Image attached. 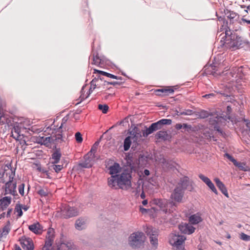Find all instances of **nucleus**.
<instances>
[{"label":"nucleus","instance_id":"864d4df0","mask_svg":"<svg viewBox=\"0 0 250 250\" xmlns=\"http://www.w3.org/2000/svg\"><path fill=\"white\" fill-rule=\"evenodd\" d=\"M83 89H84V86H83L82 87L81 91L82 93V94L80 97L81 99L80 102H81L82 101H83L84 100H85V99H86L90 94V93H89L86 96H85L83 94Z\"/></svg>","mask_w":250,"mask_h":250},{"label":"nucleus","instance_id":"20e7f679","mask_svg":"<svg viewBox=\"0 0 250 250\" xmlns=\"http://www.w3.org/2000/svg\"><path fill=\"white\" fill-rule=\"evenodd\" d=\"M109 129H107L103 133L100 138L95 142L92 146L90 150L88 152L91 154L95 155L97 149L99 146L100 144L102 146V148L100 149L101 154L105 158L108 156V153L109 152Z\"/></svg>","mask_w":250,"mask_h":250},{"label":"nucleus","instance_id":"6e6d98bb","mask_svg":"<svg viewBox=\"0 0 250 250\" xmlns=\"http://www.w3.org/2000/svg\"><path fill=\"white\" fill-rule=\"evenodd\" d=\"M215 96V94L214 93H210L208 94H206L204 96H203V97L206 98H212Z\"/></svg>","mask_w":250,"mask_h":250},{"label":"nucleus","instance_id":"f8f14e48","mask_svg":"<svg viewBox=\"0 0 250 250\" xmlns=\"http://www.w3.org/2000/svg\"><path fill=\"white\" fill-rule=\"evenodd\" d=\"M21 245L24 250H34V246L31 238L22 237L20 239Z\"/></svg>","mask_w":250,"mask_h":250},{"label":"nucleus","instance_id":"8fccbe9b","mask_svg":"<svg viewBox=\"0 0 250 250\" xmlns=\"http://www.w3.org/2000/svg\"><path fill=\"white\" fill-rule=\"evenodd\" d=\"M94 73H97L98 74H100V75H103V76H106L108 77H109V73H107V72H104V71H101V70H98L97 69H94Z\"/></svg>","mask_w":250,"mask_h":250},{"label":"nucleus","instance_id":"13d9d810","mask_svg":"<svg viewBox=\"0 0 250 250\" xmlns=\"http://www.w3.org/2000/svg\"><path fill=\"white\" fill-rule=\"evenodd\" d=\"M244 122L246 123V125L247 127V129H248L250 132V122L247 120H245Z\"/></svg>","mask_w":250,"mask_h":250},{"label":"nucleus","instance_id":"473e14b6","mask_svg":"<svg viewBox=\"0 0 250 250\" xmlns=\"http://www.w3.org/2000/svg\"><path fill=\"white\" fill-rule=\"evenodd\" d=\"M48 190L47 188H40L37 190V193L41 197H46L48 194Z\"/></svg>","mask_w":250,"mask_h":250},{"label":"nucleus","instance_id":"6e6552de","mask_svg":"<svg viewBox=\"0 0 250 250\" xmlns=\"http://www.w3.org/2000/svg\"><path fill=\"white\" fill-rule=\"evenodd\" d=\"M145 236L142 232L132 233L129 237V244L133 248L140 247L144 242Z\"/></svg>","mask_w":250,"mask_h":250},{"label":"nucleus","instance_id":"423d86ee","mask_svg":"<svg viewBox=\"0 0 250 250\" xmlns=\"http://www.w3.org/2000/svg\"><path fill=\"white\" fill-rule=\"evenodd\" d=\"M130 136L127 137L124 141V147L125 151L129 149L131 143V140L134 142H137L140 140L142 137L141 132L139 129L136 127H134L131 131H130Z\"/></svg>","mask_w":250,"mask_h":250},{"label":"nucleus","instance_id":"4c0bfd02","mask_svg":"<svg viewBox=\"0 0 250 250\" xmlns=\"http://www.w3.org/2000/svg\"><path fill=\"white\" fill-rule=\"evenodd\" d=\"M198 115L200 118L204 119L208 117L210 115V113L207 111L202 110L198 112Z\"/></svg>","mask_w":250,"mask_h":250},{"label":"nucleus","instance_id":"4468645a","mask_svg":"<svg viewBox=\"0 0 250 250\" xmlns=\"http://www.w3.org/2000/svg\"><path fill=\"white\" fill-rule=\"evenodd\" d=\"M176 88L174 86H167L161 89H156L154 91L157 96H168L173 94Z\"/></svg>","mask_w":250,"mask_h":250},{"label":"nucleus","instance_id":"052dcab7","mask_svg":"<svg viewBox=\"0 0 250 250\" xmlns=\"http://www.w3.org/2000/svg\"><path fill=\"white\" fill-rule=\"evenodd\" d=\"M176 129L179 130L183 127V125L181 124H177L175 126Z\"/></svg>","mask_w":250,"mask_h":250},{"label":"nucleus","instance_id":"2f4dec72","mask_svg":"<svg viewBox=\"0 0 250 250\" xmlns=\"http://www.w3.org/2000/svg\"><path fill=\"white\" fill-rule=\"evenodd\" d=\"M61 157V153L59 150H56L52 154V159L53 160V161H52V163L57 164L59 162Z\"/></svg>","mask_w":250,"mask_h":250},{"label":"nucleus","instance_id":"ddd939ff","mask_svg":"<svg viewBox=\"0 0 250 250\" xmlns=\"http://www.w3.org/2000/svg\"><path fill=\"white\" fill-rule=\"evenodd\" d=\"M224 120V119L222 117L214 115L209 118V122L210 125H214V128L215 130L222 133L219 125Z\"/></svg>","mask_w":250,"mask_h":250},{"label":"nucleus","instance_id":"4d7b16f0","mask_svg":"<svg viewBox=\"0 0 250 250\" xmlns=\"http://www.w3.org/2000/svg\"><path fill=\"white\" fill-rule=\"evenodd\" d=\"M12 211H13L12 208H8L7 213L6 214V217L9 218L10 217L11 213H12Z\"/></svg>","mask_w":250,"mask_h":250},{"label":"nucleus","instance_id":"dca6fc26","mask_svg":"<svg viewBox=\"0 0 250 250\" xmlns=\"http://www.w3.org/2000/svg\"><path fill=\"white\" fill-rule=\"evenodd\" d=\"M91 59L92 64L102 66V65L103 64V63L102 62V59H100V58L99 56V54L98 53V51L96 50H95L94 47L93 45H92V49L91 51V55L89 57V59Z\"/></svg>","mask_w":250,"mask_h":250},{"label":"nucleus","instance_id":"37998d69","mask_svg":"<svg viewBox=\"0 0 250 250\" xmlns=\"http://www.w3.org/2000/svg\"><path fill=\"white\" fill-rule=\"evenodd\" d=\"M208 187L211 189V190L214 192L216 195L218 194V192L215 187L213 183L211 182V181L207 185Z\"/></svg>","mask_w":250,"mask_h":250},{"label":"nucleus","instance_id":"6ab92c4d","mask_svg":"<svg viewBox=\"0 0 250 250\" xmlns=\"http://www.w3.org/2000/svg\"><path fill=\"white\" fill-rule=\"evenodd\" d=\"M179 229L184 233L191 234L195 231V228L191 224H182L179 226Z\"/></svg>","mask_w":250,"mask_h":250},{"label":"nucleus","instance_id":"1a4fd4ad","mask_svg":"<svg viewBox=\"0 0 250 250\" xmlns=\"http://www.w3.org/2000/svg\"><path fill=\"white\" fill-rule=\"evenodd\" d=\"M95 155L87 152L83 157V160L78 164L79 168H89L91 167L95 163Z\"/></svg>","mask_w":250,"mask_h":250},{"label":"nucleus","instance_id":"393cba45","mask_svg":"<svg viewBox=\"0 0 250 250\" xmlns=\"http://www.w3.org/2000/svg\"><path fill=\"white\" fill-rule=\"evenodd\" d=\"M75 228L79 230L85 229L86 227V219L84 218H79L76 220L75 224Z\"/></svg>","mask_w":250,"mask_h":250},{"label":"nucleus","instance_id":"cd10ccee","mask_svg":"<svg viewBox=\"0 0 250 250\" xmlns=\"http://www.w3.org/2000/svg\"><path fill=\"white\" fill-rule=\"evenodd\" d=\"M211 74L214 76L220 75L221 73H224V72L222 71V67L221 66L217 67L216 66L212 65L211 66Z\"/></svg>","mask_w":250,"mask_h":250},{"label":"nucleus","instance_id":"2eb2a0df","mask_svg":"<svg viewBox=\"0 0 250 250\" xmlns=\"http://www.w3.org/2000/svg\"><path fill=\"white\" fill-rule=\"evenodd\" d=\"M4 104L0 98V125H9L11 122V120L8 118V115L4 113Z\"/></svg>","mask_w":250,"mask_h":250},{"label":"nucleus","instance_id":"a211bd4d","mask_svg":"<svg viewBox=\"0 0 250 250\" xmlns=\"http://www.w3.org/2000/svg\"><path fill=\"white\" fill-rule=\"evenodd\" d=\"M21 125L18 123H15L11 130L10 137H12L15 140L21 137L23 134H21Z\"/></svg>","mask_w":250,"mask_h":250},{"label":"nucleus","instance_id":"3c124183","mask_svg":"<svg viewBox=\"0 0 250 250\" xmlns=\"http://www.w3.org/2000/svg\"><path fill=\"white\" fill-rule=\"evenodd\" d=\"M224 157L227 158L229 161L232 162L233 164H235V163H236V160L228 153H225L224 154Z\"/></svg>","mask_w":250,"mask_h":250},{"label":"nucleus","instance_id":"49530a36","mask_svg":"<svg viewBox=\"0 0 250 250\" xmlns=\"http://www.w3.org/2000/svg\"><path fill=\"white\" fill-rule=\"evenodd\" d=\"M69 248L67 244L65 243H61L60 245L58 246L57 250H68Z\"/></svg>","mask_w":250,"mask_h":250},{"label":"nucleus","instance_id":"9d476101","mask_svg":"<svg viewBox=\"0 0 250 250\" xmlns=\"http://www.w3.org/2000/svg\"><path fill=\"white\" fill-rule=\"evenodd\" d=\"M186 238L185 236L179 235L178 233L172 232L169 236V242L172 246L176 247L178 250L181 248Z\"/></svg>","mask_w":250,"mask_h":250},{"label":"nucleus","instance_id":"4be33fe9","mask_svg":"<svg viewBox=\"0 0 250 250\" xmlns=\"http://www.w3.org/2000/svg\"><path fill=\"white\" fill-rule=\"evenodd\" d=\"M214 181L222 193L227 197H229L228 190L223 182L218 178H215Z\"/></svg>","mask_w":250,"mask_h":250},{"label":"nucleus","instance_id":"9b49d317","mask_svg":"<svg viewBox=\"0 0 250 250\" xmlns=\"http://www.w3.org/2000/svg\"><path fill=\"white\" fill-rule=\"evenodd\" d=\"M55 231L52 228H49L47 232L45 244L42 250H52V245L55 238Z\"/></svg>","mask_w":250,"mask_h":250},{"label":"nucleus","instance_id":"680f3d73","mask_svg":"<svg viewBox=\"0 0 250 250\" xmlns=\"http://www.w3.org/2000/svg\"><path fill=\"white\" fill-rule=\"evenodd\" d=\"M159 163L163 164H165L166 163V160L164 157H162L159 160Z\"/></svg>","mask_w":250,"mask_h":250},{"label":"nucleus","instance_id":"de8ad7c7","mask_svg":"<svg viewBox=\"0 0 250 250\" xmlns=\"http://www.w3.org/2000/svg\"><path fill=\"white\" fill-rule=\"evenodd\" d=\"M24 186H25V185L23 183L21 184L19 186V188H18L19 192L21 196H23L24 195Z\"/></svg>","mask_w":250,"mask_h":250},{"label":"nucleus","instance_id":"f3484780","mask_svg":"<svg viewBox=\"0 0 250 250\" xmlns=\"http://www.w3.org/2000/svg\"><path fill=\"white\" fill-rule=\"evenodd\" d=\"M147 235H150V241L151 244L155 247L158 245V233L156 229L151 228H147L146 230Z\"/></svg>","mask_w":250,"mask_h":250},{"label":"nucleus","instance_id":"5701e85b","mask_svg":"<svg viewBox=\"0 0 250 250\" xmlns=\"http://www.w3.org/2000/svg\"><path fill=\"white\" fill-rule=\"evenodd\" d=\"M24 136L23 135L21 137H20L19 138H18L15 140L16 143H17L16 145V151L17 153L19 151V148H21L22 150L24 151L26 148V146H27V144H26V141L23 139Z\"/></svg>","mask_w":250,"mask_h":250},{"label":"nucleus","instance_id":"bb28decb","mask_svg":"<svg viewBox=\"0 0 250 250\" xmlns=\"http://www.w3.org/2000/svg\"><path fill=\"white\" fill-rule=\"evenodd\" d=\"M121 167L120 165L118 163H114V164L110 166V175H111V179H112L113 176L118 175L119 173L121 172Z\"/></svg>","mask_w":250,"mask_h":250},{"label":"nucleus","instance_id":"0e129e2a","mask_svg":"<svg viewBox=\"0 0 250 250\" xmlns=\"http://www.w3.org/2000/svg\"><path fill=\"white\" fill-rule=\"evenodd\" d=\"M245 16H243V17L242 18V21L244 22H245L247 23L248 24H250V20H248L246 19H245Z\"/></svg>","mask_w":250,"mask_h":250},{"label":"nucleus","instance_id":"5fc2aeb1","mask_svg":"<svg viewBox=\"0 0 250 250\" xmlns=\"http://www.w3.org/2000/svg\"><path fill=\"white\" fill-rule=\"evenodd\" d=\"M67 120H68V117L67 116L63 117L62 119V123L61 124V126L57 129L60 130L62 128L63 125L67 122Z\"/></svg>","mask_w":250,"mask_h":250},{"label":"nucleus","instance_id":"09e8293b","mask_svg":"<svg viewBox=\"0 0 250 250\" xmlns=\"http://www.w3.org/2000/svg\"><path fill=\"white\" fill-rule=\"evenodd\" d=\"M240 238L244 241H250V236L244 233H241L240 234Z\"/></svg>","mask_w":250,"mask_h":250},{"label":"nucleus","instance_id":"79ce46f5","mask_svg":"<svg viewBox=\"0 0 250 250\" xmlns=\"http://www.w3.org/2000/svg\"><path fill=\"white\" fill-rule=\"evenodd\" d=\"M198 177L206 185L208 184L211 181V180L208 177H206V176L202 174H200L198 175Z\"/></svg>","mask_w":250,"mask_h":250},{"label":"nucleus","instance_id":"7c9ffc66","mask_svg":"<svg viewBox=\"0 0 250 250\" xmlns=\"http://www.w3.org/2000/svg\"><path fill=\"white\" fill-rule=\"evenodd\" d=\"M227 18L229 19L230 22H233L238 17V15L233 11H227L226 13Z\"/></svg>","mask_w":250,"mask_h":250},{"label":"nucleus","instance_id":"f704fd0d","mask_svg":"<svg viewBox=\"0 0 250 250\" xmlns=\"http://www.w3.org/2000/svg\"><path fill=\"white\" fill-rule=\"evenodd\" d=\"M21 207H22V205H20V204H16V206H15V211L17 212L18 213V214H17L18 218L21 217L23 214V212L22 211Z\"/></svg>","mask_w":250,"mask_h":250},{"label":"nucleus","instance_id":"0eeeda50","mask_svg":"<svg viewBox=\"0 0 250 250\" xmlns=\"http://www.w3.org/2000/svg\"><path fill=\"white\" fill-rule=\"evenodd\" d=\"M61 217L63 218H69L78 215V210L74 207H71L67 204L62 205L60 208Z\"/></svg>","mask_w":250,"mask_h":250},{"label":"nucleus","instance_id":"412c9836","mask_svg":"<svg viewBox=\"0 0 250 250\" xmlns=\"http://www.w3.org/2000/svg\"><path fill=\"white\" fill-rule=\"evenodd\" d=\"M160 129V128L158 125V124L157 122L153 123L148 128H146V130H144L143 131V136L144 137H146L148 135L153 133L154 131Z\"/></svg>","mask_w":250,"mask_h":250},{"label":"nucleus","instance_id":"c9c22d12","mask_svg":"<svg viewBox=\"0 0 250 250\" xmlns=\"http://www.w3.org/2000/svg\"><path fill=\"white\" fill-rule=\"evenodd\" d=\"M50 169H54L57 173L59 172L63 168L62 165H56V164H52L50 167Z\"/></svg>","mask_w":250,"mask_h":250},{"label":"nucleus","instance_id":"e433bc0d","mask_svg":"<svg viewBox=\"0 0 250 250\" xmlns=\"http://www.w3.org/2000/svg\"><path fill=\"white\" fill-rule=\"evenodd\" d=\"M167 136V132L165 131H160L158 132L156 134V136L158 139H166Z\"/></svg>","mask_w":250,"mask_h":250},{"label":"nucleus","instance_id":"72a5a7b5","mask_svg":"<svg viewBox=\"0 0 250 250\" xmlns=\"http://www.w3.org/2000/svg\"><path fill=\"white\" fill-rule=\"evenodd\" d=\"M157 123L158 124V125L161 129L163 125H170L172 123V121L170 119H163L157 122Z\"/></svg>","mask_w":250,"mask_h":250},{"label":"nucleus","instance_id":"a18cd8bd","mask_svg":"<svg viewBox=\"0 0 250 250\" xmlns=\"http://www.w3.org/2000/svg\"><path fill=\"white\" fill-rule=\"evenodd\" d=\"M75 139L77 143H81L83 142V137L81 133L79 132H77L75 135Z\"/></svg>","mask_w":250,"mask_h":250},{"label":"nucleus","instance_id":"ea45409f","mask_svg":"<svg viewBox=\"0 0 250 250\" xmlns=\"http://www.w3.org/2000/svg\"><path fill=\"white\" fill-rule=\"evenodd\" d=\"M98 109L102 111L104 114L106 113L109 109V106L107 104H101L98 105Z\"/></svg>","mask_w":250,"mask_h":250},{"label":"nucleus","instance_id":"aec40b11","mask_svg":"<svg viewBox=\"0 0 250 250\" xmlns=\"http://www.w3.org/2000/svg\"><path fill=\"white\" fill-rule=\"evenodd\" d=\"M29 229L32 232L40 234L43 231V227L39 223L36 222L28 226Z\"/></svg>","mask_w":250,"mask_h":250},{"label":"nucleus","instance_id":"a19ab883","mask_svg":"<svg viewBox=\"0 0 250 250\" xmlns=\"http://www.w3.org/2000/svg\"><path fill=\"white\" fill-rule=\"evenodd\" d=\"M234 165L238 167L240 170L244 171L247 170V166L246 164L244 163L238 162L236 161V163H235V164H234Z\"/></svg>","mask_w":250,"mask_h":250},{"label":"nucleus","instance_id":"f257e3e1","mask_svg":"<svg viewBox=\"0 0 250 250\" xmlns=\"http://www.w3.org/2000/svg\"><path fill=\"white\" fill-rule=\"evenodd\" d=\"M230 24L228 29L225 31V36L222 38L221 42H223L222 45L228 49L234 51L248 45L249 42L244 40L237 33V29H233Z\"/></svg>","mask_w":250,"mask_h":250},{"label":"nucleus","instance_id":"774afa93","mask_svg":"<svg viewBox=\"0 0 250 250\" xmlns=\"http://www.w3.org/2000/svg\"><path fill=\"white\" fill-rule=\"evenodd\" d=\"M15 250H22L21 248L17 244L15 245Z\"/></svg>","mask_w":250,"mask_h":250},{"label":"nucleus","instance_id":"69168bd1","mask_svg":"<svg viewBox=\"0 0 250 250\" xmlns=\"http://www.w3.org/2000/svg\"><path fill=\"white\" fill-rule=\"evenodd\" d=\"M36 166L37 170L41 172V169L42 168L41 164H36Z\"/></svg>","mask_w":250,"mask_h":250},{"label":"nucleus","instance_id":"bf43d9fd","mask_svg":"<svg viewBox=\"0 0 250 250\" xmlns=\"http://www.w3.org/2000/svg\"><path fill=\"white\" fill-rule=\"evenodd\" d=\"M192 111L191 110H188L186 112H183L181 113V114L183 115H190L192 114Z\"/></svg>","mask_w":250,"mask_h":250},{"label":"nucleus","instance_id":"c85d7f7f","mask_svg":"<svg viewBox=\"0 0 250 250\" xmlns=\"http://www.w3.org/2000/svg\"><path fill=\"white\" fill-rule=\"evenodd\" d=\"M189 221L191 224H197L202 221L201 217L197 214H193L189 218Z\"/></svg>","mask_w":250,"mask_h":250},{"label":"nucleus","instance_id":"e2e57ef3","mask_svg":"<svg viewBox=\"0 0 250 250\" xmlns=\"http://www.w3.org/2000/svg\"><path fill=\"white\" fill-rule=\"evenodd\" d=\"M140 211L142 213H146L147 212V209L143 208V207H140Z\"/></svg>","mask_w":250,"mask_h":250},{"label":"nucleus","instance_id":"7ed1b4c3","mask_svg":"<svg viewBox=\"0 0 250 250\" xmlns=\"http://www.w3.org/2000/svg\"><path fill=\"white\" fill-rule=\"evenodd\" d=\"M187 181L181 180L180 182L174 188L170 196V198L172 200V201H170L167 203V207L171 208H169V212H173V210H175L176 204L173 202V201L178 203L182 202L184 191L187 188Z\"/></svg>","mask_w":250,"mask_h":250},{"label":"nucleus","instance_id":"39448f33","mask_svg":"<svg viewBox=\"0 0 250 250\" xmlns=\"http://www.w3.org/2000/svg\"><path fill=\"white\" fill-rule=\"evenodd\" d=\"M10 169L11 173L13 175L9 176V181L5 184V193L4 194L9 193L14 196H18V194H17L16 191L17 183L16 182L13 181L14 176L15 175V169H14V171H13V170L11 168V164L6 165L4 167V171L3 172L2 175L4 174L5 171H6L7 169Z\"/></svg>","mask_w":250,"mask_h":250},{"label":"nucleus","instance_id":"f03ea898","mask_svg":"<svg viewBox=\"0 0 250 250\" xmlns=\"http://www.w3.org/2000/svg\"><path fill=\"white\" fill-rule=\"evenodd\" d=\"M131 169H125L120 174L112 176V179H110V184L123 189H128L131 187Z\"/></svg>","mask_w":250,"mask_h":250},{"label":"nucleus","instance_id":"a878e982","mask_svg":"<svg viewBox=\"0 0 250 250\" xmlns=\"http://www.w3.org/2000/svg\"><path fill=\"white\" fill-rule=\"evenodd\" d=\"M56 133L58 132V133L54 135L51 136L52 138V142L53 144H57L58 143H61L63 141L62 131H60V130H58Z\"/></svg>","mask_w":250,"mask_h":250},{"label":"nucleus","instance_id":"58836bf2","mask_svg":"<svg viewBox=\"0 0 250 250\" xmlns=\"http://www.w3.org/2000/svg\"><path fill=\"white\" fill-rule=\"evenodd\" d=\"M40 139L41 140L42 144H43L44 145H48L49 143H52V138L51 136L47 137H46L45 138H44L43 137H41Z\"/></svg>","mask_w":250,"mask_h":250},{"label":"nucleus","instance_id":"b1692460","mask_svg":"<svg viewBox=\"0 0 250 250\" xmlns=\"http://www.w3.org/2000/svg\"><path fill=\"white\" fill-rule=\"evenodd\" d=\"M11 197L5 196L0 199V209L4 210L6 209L11 203Z\"/></svg>","mask_w":250,"mask_h":250},{"label":"nucleus","instance_id":"c03bdc74","mask_svg":"<svg viewBox=\"0 0 250 250\" xmlns=\"http://www.w3.org/2000/svg\"><path fill=\"white\" fill-rule=\"evenodd\" d=\"M239 68H233L229 72L227 73L226 74L231 76V77L236 78L237 77V72L238 71Z\"/></svg>","mask_w":250,"mask_h":250},{"label":"nucleus","instance_id":"c756f323","mask_svg":"<svg viewBox=\"0 0 250 250\" xmlns=\"http://www.w3.org/2000/svg\"><path fill=\"white\" fill-rule=\"evenodd\" d=\"M10 222L9 221H8L6 225L2 228V232L0 233V237H1L3 236L7 235L10 230Z\"/></svg>","mask_w":250,"mask_h":250},{"label":"nucleus","instance_id":"338daca9","mask_svg":"<svg viewBox=\"0 0 250 250\" xmlns=\"http://www.w3.org/2000/svg\"><path fill=\"white\" fill-rule=\"evenodd\" d=\"M144 174L146 176H148L150 174L149 171L148 169H145L144 172Z\"/></svg>","mask_w":250,"mask_h":250},{"label":"nucleus","instance_id":"603ef678","mask_svg":"<svg viewBox=\"0 0 250 250\" xmlns=\"http://www.w3.org/2000/svg\"><path fill=\"white\" fill-rule=\"evenodd\" d=\"M105 172H108L109 174V160L106 159L105 161Z\"/></svg>","mask_w":250,"mask_h":250}]
</instances>
